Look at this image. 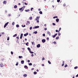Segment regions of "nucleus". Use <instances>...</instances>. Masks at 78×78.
I'll use <instances>...</instances> for the list:
<instances>
[{
    "label": "nucleus",
    "instance_id": "nucleus-16",
    "mask_svg": "<svg viewBox=\"0 0 78 78\" xmlns=\"http://www.w3.org/2000/svg\"><path fill=\"white\" fill-rule=\"evenodd\" d=\"M25 11L26 12H28V11H30V9L25 10Z\"/></svg>",
    "mask_w": 78,
    "mask_h": 78
},
{
    "label": "nucleus",
    "instance_id": "nucleus-35",
    "mask_svg": "<svg viewBox=\"0 0 78 78\" xmlns=\"http://www.w3.org/2000/svg\"><path fill=\"white\" fill-rule=\"evenodd\" d=\"M52 25L54 26H55V25H56V24L55 23H52Z\"/></svg>",
    "mask_w": 78,
    "mask_h": 78
},
{
    "label": "nucleus",
    "instance_id": "nucleus-41",
    "mask_svg": "<svg viewBox=\"0 0 78 78\" xmlns=\"http://www.w3.org/2000/svg\"><path fill=\"white\" fill-rule=\"evenodd\" d=\"M7 41H9V37H8L7 38Z\"/></svg>",
    "mask_w": 78,
    "mask_h": 78
},
{
    "label": "nucleus",
    "instance_id": "nucleus-48",
    "mask_svg": "<svg viewBox=\"0 0 78 78\" xmlns=\"http://www.w3.org/2000/svg\"><path fill=\"white\" fill-rule=\"evenodd\" d=\"M31 56L32 57H33V56H34V55L33 54H32Z\"/></svg>",
    "mask_w": 78,
    "mask_h": 78
},
{
    "label": "nucleus",
    "instance_id": "nucleus-3",
    "mask_svg": "<svg viewBox=\"0 0 78 78\" xmlns=\"http://www.w3.org/2000/svg\"><path fill=\"white\" fill-rule=\"evenodd\" d=\"M57 35H58V34L56 33L54 35H52V37H53V38H55V37L56 36H57Z\"/></svg>",
    "mask_w": 78,
    "mask_h": 78
},
{
    "label": "nucleus",
    "instance_id": "nucleus-21",
    "mask_svg": "<svg viewBox=\"0 0 78 78\" xmlns=\"http://www.w3.org/2000/svg\"><path fill=\"white\" fill-rule=\"evenodd\" d=\"M30 53H31V54H33V53H34V52H32V51H29Z\"/></svg>",
    "mask_w": 78,
    "mask_h": 78
},
{
    "label": "nucleus",
    "instance_id": "nucleus-54",
    "mask_svg": "<svg viewBox=\"0 0 78 78\" xmlns=\"http://www.w3.org/2000/svg\"><path fill=\"white\" fill-rule=\"evenodd\" d=\"M54 0H52L51 2L52 3V2H53V3H54Z\"/></svg>",
    "mask_w": 78,
    "mask_h": 78
},
{
    "label": "nucleus",
    "instance_id": "nucleus-7",
    "mask_svg": "<svg viewBox=\"0 0 78 78\" xmlns=\"http://www.w3.org/2000/svg\"><path fill=\"white\" fill-rule=\"evenodd\" d=\"M23 34H21L20 36V39H22V37H23Z\"/></svg>",
    "mask_w": 78,
    "mask_h": 78
},
{
    "label": "nucleus",
    "instance_id": "nucleus-5",
    "mask_svg": "<svg viewBox=\"0 0 78 78\" xmlns=\"http://www.w3.org/2000/svg\"><path fill=\"white\" fill-rule=\"evenodd\" d=\"M46 40L45 39H43L42 40V42L43 43H45V42H46Z\"/></svg>",
    "mask_w": 78,
    "mask_h": 78
},
{
    "label": "nucleus",
    "instance_id": "nucleus-6",
    "mask_svg": "<svg viewBox=\"0 0 78 78\" xmlns=\"http://www.w3.org/2000/svg\"><path fill=\"white\" fill-rule=\"evenodd\" d=\"M41 47V44H38L37 45V48H39Z\"/></svg>",
    "mask_w": 78,
    "mask_h": 78
},
{
    "label": "nucleus",
    "instance_id": "nucleus-34",
    "mask_svg": "<svg viewBox=\"0 0 78 78\" xmlns=\"http://www.w3.org/2000/svg\"><path fill=\"white\" fill-rule=\"evenodd\" d=\"M14 24H15V23L13 22L12 24V25H14Z\"/></svg>",
    "mask_w": 78,
    "mask_h": 78
},
{
    "label": "nucleus",
    "instance_id": "nucleus-10",
    "mask_svg": "<svg viewBox=\"0 0 78 78\" xmlns=\"http://www.w3.org/2000/svg\"><path fill=\"white\" fill-rule=\"evenodd\" d=\"M27 35H28V33H27L24 34V36H27Z\"/></svg>",
    "mask_w": 78,
    "mask_h": 78
},
{
    "label": "nucleus",
    "instance_id": "nucleus-55",
    "mask_svg": "<svg viewBox=\"0 0 78 78\" xmlns=\"http://www.w3.org/2000/svg\"><path fill=\"white\" fill-rule=\"evenodd\" d=\"M54 44H56V41H54Z\"/></svg>",
    "mask_w": 78,
    "mask_h": 78
},
{
    "label": "nucleus",
    "instance_id": "nucleus-64",
    "mask_svg": "<svg viewBox=\"0 0 78 78\" xmlns=\"http://www.w3.org/2000/svg\"><path fill=\"white\" fill-rule=\"evenodd\" d=\"M29 34V36H31V34Z\"/></svg>",
    "mask_w": 78,
    "mask_h": 78
},
{
    "label": "nucleus",
    "instance_id": "nucleus-24",
    "mask_svg": "<svg viewBox=\"0 0 78 78\" xmlns=\"http://www.w3.org/2000/svg\"><path fill=\"white\" fill-rule=\"evenodd\" d=\"M16 27H17V28H19V24H17L16 25Z\"/></svg>",
    "mask_w": 78,
    "mask_h": 78
},
{
    "label": "nucleus",
    "instance_id": "nucleus-28",
    "mask_svg": "<svg viewBox=\"0 0 78 78\" xmlns=\"http://www.w3.org/2000/svg\"><path fill=\"white\" fill-rule=\"evenodd\" d=\"M48 63L49 64H51V62H50V61L48 60Z\"/></svg>",
    "mask_w": 78,
    "mask_h": 78
},
{
    "label": "nucleus",
    "instance_id": "nucleus-42",
    "mask_svg": "<svg viewBox=\"0 0 78 78\" xmlns=\"http://www.w3.org/2000/svg\"><path fill=\"white\" fill-rule=\"evenodd\" d=\"M67 66H67V64H66L65 66L64 67H67Z\"/></svg>",
    "mask_w": 78,
    "mask_h": 78
},
{
    "label": "nucleus",
    "instance_id": "nucleus-33",
    "mask_svg": "<svg viewBox=\"0 0 78 78\" xmlns=\"http://www.w3.org/2000/svg\"><path fill=\"white\" fill-rule=\"evenodd\" d=\"M78 68V66H76L74 67V69H77Z\"/></svg>",
    "mask_w": 78,
    "mask_h": 78
},
{
    "label": "nucleus",
    "instance_id": "nucleus-18",
    "mask_svg": "<svg viewBox=\"0 0 78 78\" xmlns=\"http://www.w3.org/2000/svg\"><path fill=\"white\" fill-rule=\"evenodd\" d=\"M30 22L27 21V23H26V25H28V24H30Z\"/></svg>",
    "mask_w": 78,
    "mask_h": 78
},
{
    "label": "nucleus",
    "instance_id": "nucleus-20",
    "mask_svg": "<svg viewBox=\"0 0 78 78\" xmlns=\"http://www.w3.org/2000/svg\"><path fill=\"white\" fill-rule=\"evenodd\" d=\"M17 8V5H15L14 6V8Z\"/></svg>",
    "mask_w": 78,
    "mask_h": 78
},
{
    "label": "nucleus",
    "instance_id": "nucleus-59",
    "mask_svg": "<svg viewBox=\"0 0 78 78\" xmlns=\"http://www.w3.org/2000/svg\"><path fill=\"white\" fill-rule=\"evenodd\" d=\"M62 66H64V64L63 63V64H62Z\"/></svg>",
    "mask_w": 78,
    "mask_h": 78
},
{
    "label": "nucleus",
    "instance_id": "nucleus-36",
    "mask_svg": "<svg viewBox=\"0 0 78 78\" xmlns=\"http://www.w3.org/2000/svg\"><path fill=\"white\" fill-rule=\"evenodd\" d=\"M32 17L30 16L29 17V19L30 20H31V19H32Z\"/></svg>",
    "mask_w": 78,
    "mask_h": 78
},
{
    "label": "nucleus",
    "instance_id": "nucleus-56",
    "mask_svg": "<svg viewBox=\"0 0 78 78\" xmlns=\"http://www.w3.org/2000/svg\"><path fill=\"white\" fill-rule=\"evenodd\" d=\"M55 31L56 32H58V30H55Z\"/></svg>",
    "mask_w": 78,
    "mask_h": 78
},
{
    "label": "nucleus",
    "instance_id": "nucleus-62",
    "mask_svg": "<svg viewBox=\"0 0 78 78\" xmlns=\"http://www.w3.org/2000/svg\"><path fill=\"white\" fill-rule=\"evenodd\" d=\"M45 59V58H42V61H44Z\"/></svg>",
    "mask_w": 78,
    "mask_h": 78
},
{
    "label": "nucleus",
    "instance_id": "nucleus-49",
    "mask_svg": "<svg viewBox=\"0 0 78 78\" xmlns=\"http://www.w3.org/2000/svg\"><path fill=\"white\" fill-rule=\"evenodd\" d=\"M11 55H13V52L12 51H11Z\"/></svg>",
    "mask_w": 78,
    "mask_h": 78
},
{
    "label": "nucleus",
    "instance_id": "nucleus-22",
    "mask_svg": "<svg viewBox=\"0 0 78 78\" xmlns=\"http://www.w3.org/2000/svg\"><path fill=\"white\" fill-rule=\"evenodd\" d=\"M19 58L20 59H21V58H23V57H22V56H19Z\"/></svg>",
    "mask_w": 78,
    "mask_h": 78
},
{
    "label": "nucleus",
    "instance_id": "nucleus-32",
    "mask_svg": "<svg viewBox=\"0 0 78 78\" xmlns=\"http://www.w3.org/2000/svg\"><path fill=\"white\" fill-rule=\"evenodd\" d=\"M18 65H19V62H17L16 64V66H18Z\"/></svg>",
    "mask_w": 78,
    "mask_h": 78
},
{
    "label": "nucleus",
    "instance_id": "nucleus-4",
    "mask_svg": "<svg viewBox=\"0 0 78 78\" xmlns=\"http://www.w3.org/2000/svg\"><path fill=\"white\" fill-rule=\"evenodd\" d=\"M39 28V26H35L33 27V29H34L35 28V29H36V28Z\"/></svg>",
    "mask_w": 78,
    "mask_h": 78
},
{
    "label": "nucleus",
    "instance_id": "nucleus-47",
    "mask_svg": "<svg viewBox=\"0 0 78 78\" xmlns=\"http://www.w3.org/2000/svg\"><path fill=\"white\" fill-rule=\"evenodd\" d=\"M37 20V23H39V20Z\"/></svg>",
    "mask_w": 78,
    "mask_h": 78
},
{
    "label": "nucleus",
    "instance_id": "nucleus-12",
    "mask_svg": "<svg viewBox=\"0 0 78 78\" xmlns=\"http://www.w3.org/2000/svg\"><path fill=\"white\" fill-rule=\"evenodd\" d=\"M21 63L22 64H24V60H22L21 61Z\"/></svg>",
    "mask_w": 78,
    "mask_h": 78
},
{
    "label": "nucleus",
    "instance_id": "nucleus-17",
    "mask_svg": "<svg viewBox=\"0 0 78 78\" xmlns=\"http://www.w3.org/2000/svg\"><path fill=\"white\" fill-rule=\"evenodd\" d=\"M27 49L28 50H29V51H30L31 50V49L30 48H28Z\"/></svg>",
    "mask_w": 78,
    "mask_h": 78
},
{
    "label": "nucleus",
    "instance_id": "nucleus-50",
    "mask_svg": "<svg viewBox=\"0 0 78 78\" xmlns=\"http://www.w3.org/2000/svg\"><path fill=\"white\" fill-rule=\"evenodd\" d=\"M47 41H49V38L47 37Z\"/></svg>",
    "mask_w": 78,
    "mask_h": 78
},
{
    "label": "nucleus",
    "instance_id": "nucleus-58",
    "mask_svg": "<svg viewBox=\"0 0 78 78\" xmlns=\"http://www.w3.org/2000/svg\"><path fill=\"white\" fill-rule=\"evenodd\" d=\"M27 62H30V60H28L27 61Z\"/></svg>",
    "mask_w": 78,
    "mask_h": 78
},
{
    "label": "nucleus",
    "instance_id": "nucleus-51",
    "mask_svg": "<svg viewBox=\"0 0 78 78\" xmlns=\"http://www.w3.org/2000/svg\"><path fill=\"white\" fill-rule=\"evenodd\" d=\"M24 3L25 5H28V4L27 3H26V2H25Z\"/></svg>",
    "mask_w": 78,
    "mask_h": 78
},
{
    "label": "nucleus",
    "instance_id": "nucleus-40",
    "mask_svg": "<svg viewBox=\"0 0 78 78\" xmlns=\"http://www.w3.org/2000/svg\"><path fill=\"white\" fill-rule=\"evenodd\" d=\"M22 27H25L26 26H25V25H24L23 26V25H22Z\"/></svg>",
    "mask_w": 78,
    "mask_h": 78
},
{
    "label": "nucleus",
    "instance_id": "nucleus-31",
    "mask_svg": "<svg viewBox=\"0 0 78 78\" xmlns=\"http://www.w3.org/2000/svg\"><path fill=\"white\" fill-rule=\"evenodd\" d=\"M32 63H30L29 64V66H32Z\"/></svg>",
    "mask_w": 78,
    "mask_h": 78
},
{
    "label": "nucleus",
    "instance_id": "nucleus-13",
    "mask_svg": "<svg viewBox=\"0 0 78 78\" xmlns=\"http://www.w3.org/2000/svg\"><path fill=\"white\" fill-rule=\"evenodd\" d=\"M3 3H4V4H5V5H6V1H4L3 2Z\"/></svg>",
    "mask_w": 78,
    "mask_h": 78
},
{
    "label": "nucleus",
    "instance_id": "nucleus-45",
    "mask_svg": "<svg viewBox=\"0 0 78 78\" xmlns=\"http://www.w3.org/2000/svg\"><path fill=\"white\" fill-rule=\"evenodd\" d=\"M57 2L59 3V2H60V0H57Z\"/></svg>",
    "mask_w": 78,
    "mask_h": 78
},
{
    "label": "nucleus",
    "instance_id": "nucleus-37",
    "mask_svg": "<svg viewBox=\"0 0 78 78\" xmlns=\"http://www.w3.org/2000/svg\"><path fill=\"white\" fill-rule=\"evenodd\" d=\"M58 36H61V33H60L59 32L58 33Z\"/></svg>",
    "mask_w": 78,
    "mask_h": 78
},
{
    "label": "nucleus",
    "instance_id": "nucleus-8",
    "mask_svg": "<svg viewBox=\"0 0 78 78\" xmlns=\"http://www.w3.org/2000/svg\"><path fill=\"white\" fill-rule=\"evenodd\" d=\"M39 17H40V16H39L38 17L37 16L35 19V20H39Z\"/></svg>",
    "mask_w": 78,
    "mask_h": 78
},
{
    "label": "nucleus",
    "instance_id": "nucleus-30",
    "mask_svg": "<svg viewBox=\"0 0 78 78\" xmlns=\"http://www.w3.org/2000/svg\"><path fill=\"white\" fill-rule=\"evenodd\" d=\"M33 28V27H30V30H32V29Z\"/></svg>",
    "mask_w": 78,
    "mask_h": 78
},
{
    "label": "nucleus",
    "instance_id": "nucleus-52",
    "mask_svg": "<svg viewBox=\"0 0 78 78\" xmlns=\"http://www.w3.org/2000/svg\"><path fill=\"white\" fill-rule=\"evenodd\" d=\"M36 64H34V65H33V67H36Z\"/></svg>",
    "mask_w": 78,
    "mask_h": 78
},
{
    "label": "nucleus",
    "instance_id": "nucleus-46",
    "mask_svg": "<svg viewBox=\"0 0 78 78\" xmlns=\"http://www.w3.org/2000/svg\"><path fill=\"white\" fill-rule=\"evenodd\" d=\"M33 9H34L33 8H31V11H33Z\"/></svg>",
    "mask_w": 78,
    "mask_h": 78
},
{
    "label": "nucleus",
    "instance_id": "nucleus-29",
    "mask_svg": "<svg viewBox=\"0 0 78 78\" xmlns=\"http://www.w3.org/2000/svg\"><path fill=\"white\" fill-rule=\"evenodd\" d=\"M34 34H37V31H36L35 32H34Z\"/></svg>",
    "mask_w": 78,
    "mask_h": 78
},
{
    "label": "nucleus",
    "instance_id": "nucleus-63",
    "mask_svg": "<svg viewBox=\"0 0 78 78\" xmlns=\"http://www.w3.org/2000/svg\"><path fill=\"white\" fill-rule=\"evenodd\" d=\"M34 70V68H32L31 69V70Z\"/></svg>",
    "mask_w": 78,
    "mask_h": 78
},
{
    "label": "nucleus",
    "instance_id": "nucleus-39",
    "mask_svg": "<svg viewBox=\"0 0 78 78\" xmlns=\"http://www.w3.org/2000/svg\"><path fill=\"white\" fill-rule=\"evenodd\" d=\"M8 16L9 17H10V16H11V14H9L8 15Z\"/></svg>",
    "mask_w": 78,
    "mask_h": 78
},
{
    "label": "nucleus",
    "instance_id": "nucleus-19",
    "mask_svg": "<svg viewBox=\"0 0 78 78\" xmlns=\"http://www.w3.org/2000/svg\"><path fill=\"white\" fill-rule=\"evenodd\" d=\"M34 75H36L37 74V72L35 71L34 72Z\"/></svg>",
    "mask_w": 78,
    "mask_h": 78
},
{
    "label": "nucleus",
    "instance_id": "nucleus-27",
    "mask_svg": "<svg viewBox=\"0 0 78 78\" xmlns=\"http://www.w3.org/2000/svg\"><path fill=\"white\" fill-rule=\"evenodd\" d=\"M56 18H58V16H54L53 17V19H55Z\"/></svg>",
    "mask_w": 78,
    "mask_h": 78
},
{
    "label": "nucleus",
    "instance_id": "nucleus-60",
    "mask_svg": "<svg viewBox=\"0 0 78 78\" xmlns=\"http://www.w3.org/2000/svg\"><path fill=\"white\" fill-rule=\"evenodd\" d=\"M44 30H47V28H45L44 29Z\"/></svg>",
    "mask_w": 78,
    "mask_h": 78
},
{
    "label": "nucleus",
    "instance_id": "nucleus-14",
    "mask_svg": "<svg viewBox=\"0 0 78 78\" xmlns=\"http://www.w3.org/2000/svg\"><path fill=\"white\" fill-rule=\"evenodd\" d=\"M23 76L24 77H27V74H24L23 75Z\"/></svg>",
    "mask_w": 78,
    "mask_h": 78
},
{
    "label": "nucleus",
    "instance_id": "nucleus-26",
    "mask_svg": "<svg viewBox=\"0 0 78 78\" xmlns=\"http://www.w3.org/2000/svg\"><path fill=\"white\" fill-rule=\"evenodd\" d=\"M22 9H23V7H22L21 8H20L19 9L20 11H21V10H22Z\"/></svg>",
    "mask_w": 78,
    "mask_h": 78
},
{
    "label": "nucleus",
    "instance_id": "nucleus-2",
    "mask_svg": "<svg viewBox=\"0 0 78 78\" xmlns=\"http://www.w3.org/2000/svg\"><path fill=\"white\" fill-rule=\"evenodd\" d=\"M47 34H48L49 36H51V33L48 31L47 32Z\"/></svg>",
    "mask_w": 78,
    "mask_h": 78
},
{
    "label": "nucleus",
    "instance_id": "nucleus-57",
    "mask_svg": "<svg viewBox=\"0 0 78 78\" xmlns=\"http://www.w3.org/2000/svg\"><path fill=\"white\" fill-rule=\"evenodd\" d=\"M16 38L17 39H19V37H16Z\"/></svg>",
    "mask_w": 78,
    "mask_h": 78
},
{
    "label": "nucleus",
    "instance_id": "nucleus-15",
    "mask_svg": "<svg viewBox=\"0 0 78 78\" xmlns=\"http://www.w3.org/2000/svg\"><path fill=\"white\" fill-rule=\"evenodd\" d=\"M24 68H26L27 69H28V66H24Z\"/></svg>",
    "mask_w": 78,
    "mask_h": 78
},
{
    "label": "nucleus",
    "instance_id": "nucleus-11",
    "mask_svg": "<svg viewBox=\"0 0 78 78\" xmlns=\"http://www.w3.org/2000/svg\"><path fill=\"white\" fill-rule=\"evenodd\" d=\"M59 19L58 18H57L56 20V21L57 22H59Z\"/></svg>",
    "mask_w": 78,
    "mask_h": 78
},
{
    "label": "nucleus",
    "instance_id": "nucleus-53",
    "mask_svg": "<svg viewBox=\"0 0 78 78\" xmlns=\"http://www.w3.org/2000/svg\"><path fill=\"white\" fill-rule=\"evenodd\" d=\"M63 5V6H64V7H65V6H66V4H64Z\"/></svg>",
    "mask_w": 78,
    "mask_h": 78
},
{
    "label": "nucleus",
    "instance_id": "nucleus-25",
    "mask_svg": "<svg viewBox=\"0 0 78 78\" xmlns=\"http://www.w3.org/2000/svg\"><path fill=\"white\" fill-rule=\"evenodd\" d=\"M17 34H15L14 35H13V37H16V36H17Z\"/></svg>",
    "mask_w": 78,
    "mask_h": 78
},
{
    "label": "nucleus",
    "instance_id": "nucleus-38",
    "mask_svg": "<svg viewBox=\"0 0 78 78\" xmlns=\"http://www.w3.org/2000/svg\"><path fill=\"white\" fill-rule=\"evenodd\" d=\"M56 39L57 40L59 39V36H58V37H57L56 38Z\"/></svg>",
    "mask_w": 78,
    "mask_h": 78
},
{
    "label": "nucleus",
    "instance_id": "nucleus-9",
    "mask_svg": "<svg viewBox=\"0 0 78 78\" xmlns=\"http://www.w3.org/2000/svg\"><path fill=\"white\" fill-rule=\"evenodd\" d=\"M0 66L1 67H3V63H1L0 64Z\"/></svg>",
    "mask_w": 78,
    "mask_h": 78
},
{
    "label": "nucleus",
    "instance_id": "nucleus-23",
    "mask_svg": "<svg viewBox=\"0 0 78 78\" xmlns=\"http://www.w3.org/2000/svg\"><path fill=\"white\" fill-rule=\"evenodd\" d=\"M39 13L40 14H42V12L41 11H40L39 12Z\"/></svg>",
    "mask_w": 78,
    "mask_h": 78
},
{
    "label": "nucleus",
    "instance_id": "nucleus-61",
    "mask_svg": "<svg viewBox=\"0 0 78 78\" xmlns=\"http://www.w3.org/2000/svg\"><path fill=\"white\" fill-rule=\"evenodd\" d=\"M61 30V28L60 27L59 28V30Z\"/></svg>",
    "mask_w": 78,
    "mask_h": 78
},
{
    "label": "nucleus",
    "instance_id": "nucleus-43",
    "mask_svg": "<svg viewBox=\"0 0 78 78\" xmlns=\"http://www.w3.org/2000/svg\"><path fill=\"white\" fill-rule=\"evenodd\" d=\"M32 45H34V42H32Z\"/></svg>",
    "mask_w": 78,
    "mask_h": 78
},
{
    "label": "nucleus",
    "instance_id": "nucleus-1",
    "mask_svg": "<svg viewBox=\"0 0 78 78\" xmlns=\"http://www.w3.org/2000/svg\"><path fill=\"white\" fill-rule=\"evenodd\" d=\"M9 23V22H8L7 23H5V24L4 26V28H6V26L8 25Z\"/></svg>",
    "mask_w": 78,
    "mask_h": 78
},
{
    "label": "nucleus",
    "instance_id": "nucleus-44",
    "mask_svg": "<svg viewBox=\"0 0 78 78\" xmlns=\"http://www.w3.org/2000/svg\"><path fill=\"white\" fill-rule=\"evenodd\" d=\"M43 36H44H44H45V34H43Z\"/></svg>",
    "mask_w": 78,
    "mask_h": 78
}]
</instances>
